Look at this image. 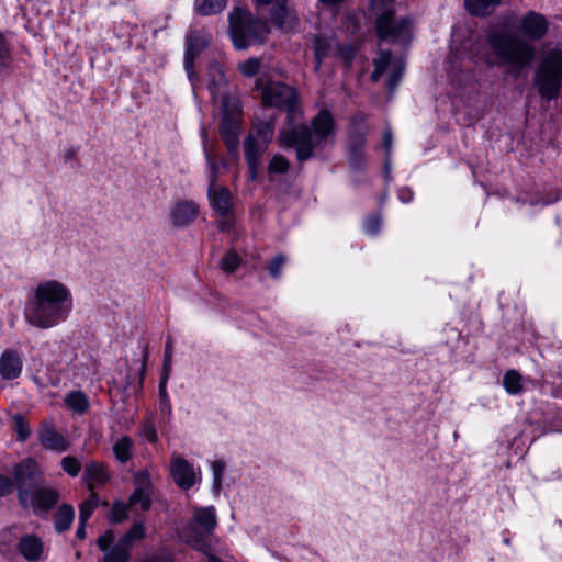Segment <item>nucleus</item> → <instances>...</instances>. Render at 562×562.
Segmentation results:
<instances>
[{
  "label": "nucleus",
  "instance_id": "nucleus-10",
  "mask_svg": "<svg viewBox=\"0 0 562 562\" xmlns=\"http://www.w3.org/2000/svg\"><path fill=\"white\" fill-rule=\"evenodd\" d=\"M220 134L229 151L236 150L239 137V105L237 100L224 101Z\"/></svg>",
  "mask_w": 562,
  "mask_h": 562
},
{
  "label": "nucleus",
  "instance_id": "nucleus-44",
  "mask_svg": "<svg viewBox=\"0 0 562 562\" xmlns=\"http://www.w3.org/2000/svg\"><path fill=\"white\" fill-rule=\"evenodd\" d=\"M260 67V59L259 58H249L243 63L239 64L238 69L240 72L246 77H252L255 76Z\"/></svg>",
  "mask_w": 562,
  "mask_h": 562
},
{
  "label": "nucleus",
  "instance_id": "nucleus-16",
  "mask_svg": "<svg viewBox=\"0 0 562 562\" xmlns=\"http://www.w3.org/2000/svg\"><path fill=\"white\" fill-rule=\"evenodd\" d=\"M199 212L200 207L194 201H178L170 209L171 224L178 228L187 227L198 218Z\"/></svg>",
  "mask_w": 562,
  "mask_h": 562
},
{
  "label": "nucleus",
  "instance_id": "nucleus-33",
  "mask_svg": "<svg viewBox=\"0 0 562 562\" xmlns=\"http://www.w3.org/2000/svg\"><path fill=\"white\" fill-rule=\"evenodd\" d=\"M128 504L131 507L138 505L142 510H148L151 506V492L135 488L128 498Z\"/></svg>",
  "mask_w": 562,
  "mask_h": 562
},
{
  "label": "nucleus",
  "instance_id": "nucleus-1",
  "mask_svg": "<svg viewBox=\"0 0 562 562\" xmlns=\"http://www.w3.org/2000/svg\"><path fill=\"white\" fill-rule=\"evenodd\" d=\"M518 30L524 38L501 27H492L486 34V42L498 65L517 72L532 64L536 48L529 41L544 38L549 31V21L543 14L530 10L519 19Z\"/></svg>",
  "mask_w": 562,
  "mask_h": 562
},
{
  "label": "nucleus",
  "instance_id": "nucleus-29",
  "mask_svg": "<svg viewBox=\"0 0 562 562\" xmlns=\"http://www.w3.org/2000/svg\"><path fill=\"white\" fill-rule=\"evenodd\" d=\"M227 0H195V9L202 15L221 12L226 7Z\"/></svg>",
  "mask_w": 562,
  "mask_h": 562
},
{
  "label": "nucleus",
  "instance_id": "nucleus-42",
  "mask_svg": "<svg viewBox=\"0 0 562 562\" xmlns=\"http://www.w3.org/2000/svg\"><path fill=\"white\" fill-rule=\"evenodd\" d=\"M61 468L70 476H77L81 470V462L71 456L61 459Z\"/></svg>",
  "mask_w": 562,
  "mask_h": 562
},
{
  "label": "nucleus",
  "instance_id": "nucleus-19",
  "mask_svg": "<svg viewBox=\"0 0 562 562\" xmlns=\"http://www.w3.org/2000/svg\"><path fill=\"white\" fill-rule=\"evenodd\" d=\"M269 145L256 140L252 136H247L244 140V155L249 168L250 180H256L261 156L266 153Z\"/></svg>",
  "mask_w": 562,
  "mask_h": 562
},
{
  "label": "nucleus",
  "instance_id": "nucleus-4",
  "mask_svg": "<svg viewBox=\"0 0 562 562\" xmlns=\"http://www.w3.org/2000/svg\"><path fill=\"white\" fill-rule=\"evenodd\" d=\"M14 483L21 506L32 508L35 514L48 512L59 499L57 491L42 484L41 475L32 462L15 467Z\"/></svg>",
  "mask_w": 562,
  "mask_h": 562
},
{
  "label": "nucleus",
  "instance_id": "nucleus-58",
  "mask_svg": "<svg viewBox=\"0 0 562 562\" xmlns=\"http://www.w3.org/2000/svg\"><path fill=\"white\" fill-rule=\"evenodd\" d=\"M390 173H391V158H390V156H385L384 176H385L386 180L390 179Z\"/></svg>",
  "mask_w": 562,
  "mask_h": 562
},
{
  "label": "nucleus",
  "instance_id": "nucleus-43",
  "mask_svg": "<svg viewBox=\"0 0 562 562\" xmlns=\"http://www.w3.org/2000/svg\"><path fill=\"white\" fill-rule=\"evenodd\" d=\"M135 488L151 492V480L147 470H140L134 474Z\"/></svg>",
  "mask_w": 562,
  "mask_h": 562
},
{
  "label": "nucleus",
  "instance_id": "nucleus-14",
  "mask_svg": "<svg viewBox=\"0 0 562 562\" xmlns=\"http://www.w3.org/2000/svg\"><path fill=\"white\" fill-rule=\"evenodd\" d=\"M114 532L108 530L98 539V547L104 553L103 562H128L131 555V547L121 539L113 544Z\"/></svg>",
  "mask_w": 562,
  "mask_h": 562
},
{
  "label": "nucleus",
  "instance_id": "nucleus-21",
  "mask_svg": "<svg viewBox=\"0 0 562 562\" xmlns=\"http://www.w3.org/2000/svg\"><path fill=\"white\" fill-rule=\"evenodd\" d=\"M41 445L48 450L64 452L68 449V440L52 425L44 424L38 436Z\"/></svg>",
  "mask_w": 562,
  "mask_h": 562
},
{
  "label": "nucleus",
  "instance_id": "nucleus-47",
  "mask_svg": "<svg viewBox=\"0 0 562 562\" xmlns=\"http://www.w3.org/2000/svg\"><path fill=\"white\" fill-rule=\"evenodd\" d=\"M335 52L338 54L346 66H349L355 57V50L351 46H344L336 43Z\"/></svg>",
  "mask_w": 562,
  "mask_h": 562
},
{
  "label": "nucleus",
  "instance_id": "nucleus-35",
  "mask_svg": "<svg viewBox=\"0 0 562 562\" xmlns=\"http://www.w3.org/2000/svg\"><path fill=\"white\" fill-rule=\"evenodd\" d=\"M290 168V162L289 160L280 155V154H276L273 155V157L271 158L269 165H268V172L269 173H276V175H283L285 172H288Z\"/></svg>",
  "mask_w": 562,
  "mask_h": 562
},
{
  "label": "nucleus",
  "instance_id": "nucleus-34",
  "mask_svg": "<svg viewBox=\"0 0 562 562\" xmlns=\"http://www.w3.org/2000/svg\"><path fill=\"white\" fill-rule=\"evenodd\" d=\"M520 381H521V376L515 370H510V371L506 372L503 378L504 387L510 394H517L520 392V390H521Z\"/></svg>",
  "mask_w": 562,
  "mask_h": 562
},
{
  "label": "nucleus",
  "instance_id": "nucleus-5",
  "mask_svg": "<svg viewBox=\"0 0 562 562\" xmlns=\"http://www.w3.org/2000/svg\"><path fill=\"white\" fill-rule=\"evenodd\" d=\"M229 29L233 44L237 49H246L251 44L263 43L270 31L266 21L239 8L229 14Z\"/></svg>",
  "mask_w": 562,
  "mask_h": 562
},
{
  "label": "nucleus",
  "instance_id": "nucleus-59",
  "mask_svg": "<svg viewBox=\"0 0 562 562\" xmlns=\"http://www.w3.org/2000/svg\"><path fill=\"white\" fill-rule=\"evenodd\" d=\"M85 525L86 524L79 521V526L77 528V537L80 539H83L86 537Z\"/></svg>",
  "mask_w": 562,
  "mask_h": 562
},
{
  "label": "nucleus",
  "instance_id": "nucleus-40",
  "mask_svg": "<svg viewBox=\"0 0 562 562\" xmlns=\"http://www.w3.org/2000/svg\"><path fill=\"white\" fill-rule=\"evenodd\" d=\"M239 262H240V258L237 255V252L234 250H231L223 256V258L221 260V268L225 272L232 273L238 268Z\"/></svg>",
  "mask_w": 562,
  "mask_h": 562
},
{
  "label": "nucleus",
  "instance_id": "nucleus-48",
  "mask_svg": "<svg viewBox=\"0 0 562 562\" xmlns=\"http://www.w3.org/2000/svg\"><path fill=\"white\" fill-rule=\"evenodd\" d=\"M10 48L4 35L0 32V69L8 66Z\"/></svg>",
  "mask_w": 562,
  "mask_h": 562
},
{
  "label": "nucleus",
  "instance_id": "nucleus-9",
  "mask_svg": "<svg viewBox=\"0 0 562 562\" xmlns=\"http://www.w3.org/2000/svg\"><path fill=\"white\" fill-rule=\"evenodd\" d=\"M374 70L371 74L372 81H378L384 74H389L386 82L389 92L392 94L402 80L405 64L401 58H393L389 50H382L373 61Z\"/></svg>",
  "mask_w": 562,
  "mask_h": 562
},
{
  "label": "nucleus",
  "instance_id": "nucleus-24",
  "mask_svg": "<svg viewBox=\"0 0 562 562\" xmlns=\"http://www.w3.org/2000/svg\"><path fill=\"white\" fill-rule=\"evenodd\" d=\"M207 43L209 36L206 34L199 31L190 32L187 36L184 58L195 59Z\"/></svg>",
  "mask_w": 562,
  "mask_h": 562
},
{
  "label": "nucleus",
  "instance_id": "nucleus-46",
  "mask_svg": "<svg viewBox=\"0 0 562 562\" xmlns=\"http://www.w3.org/2000/svg\"><path fill=\"white\" fill-rule=\"evenodd\" d=\"M184 69L192 89L195 91L200 85V78L198 72L194 70V59H190V57L184 58Z\"/></svg>",
  "mask_w": 562,
  "mask_h": 562
},
{
  "label": "nucleus",
  "instance_id": "nucleus-23",
  "mask_svg": "<svg viewBox=\"0 0 562 562\" xmlns=\"http://www.w3.org/2000/svg\"><path fill=\"white\" fill-rule=\"evenodd\" d=\"M271 21L277 27L281 30L291 29L296 23V19L290 16L289 14V11L285 5V0H276L274 7L271 12Z\"/></svg>",
  "mask_w": 562,
  "mask_h": 562
},
{
  "label": "nucleus",
  "instance_id": "nucleus-31",
  "mask_svg": "<svg viewBox=\"0 0 562 562\" xmlns=\"http://www.w3.org/2000/svg\"><path fill=\"white\" fill-rule=\"evenodd\" d=\"M115 458L120 462H126L132 458V440L130 437L124 436L119 439L113 446Z\"/></svg>",
  "mask_w": 562,
  "mask_h": 562
},
{
  "label": "nucleus",
  "instance_id": "nucleus-8",
  "mask_svg": "<svg viewBox=\"0 0 562 562\" xmlns=\"http://www.w3.org/2000/svg\"><path fill=\"white\" fill-rule=\"evenodd\" d=\"M375 29L381 40H406L411 34L412 20L408 16L395 20L393 9L387 8L376 16Z\"/></svg>",
  "mask_w": 562,
  "mask_h": 562
},
{
  "label": "nucleus",
  "instance_id": "nucleus-51",
  "mask_svg": "<svg viewBox=\"0 0 562 562\" xmlns=\"http://www.w3.org/2000/svg\"><path fill=\"white\" fill-rule=\"evenodd\" d=\"M13 491V481L0 474V496H5Z\"/></svg>",
  "mask_w": 562,
  "mask_h": 562
},
{
  "label": "nucleus",
  "instance_id": "nucleus-18",
  "mask_svg": "<svg viewBox=\"0 0 562 562\" xmlns=\"http://www.w3.org/2000/svg\"><path fill=\"white\" fill-rule=\"evenodd\" d=\"M176 484L182 490H189L195 484V473L192 464L181 456H173L170 465Z\"/></svg>",
  "mask_w": 562,
  "mask_h": 562
},
{
  "label": "nucleus",
  "instance_id": "nucleus-3",
  "mask_svg": "<svg viewBox=\"0 0 562 562\" xmlns=\"http://www.w3.org/2000/svg\"><path fill=\"white\" fill-rule=\"evenodd\" d=\"M334 132L333 115L327 110H322L312 120V127L297 125L290 130H283L279 134L278 142L282 148H294L297 161L304 162L330 142Z\"/></svg>",
  "mask_w": 562,
  "mask_h": 562
},
{
  "label": "nucleus",
  "instance_id": "nucleus-2",
  "mask_svg": "<svg viewBox=\"0 0 562 562\" xmlns=\"http://www.w3.org/2000/svg\"><path fill=\"white\" fill-rule=\"evenodd\" d=\"M72 310V294L57 280L40 282L30 293L24 310L25 321L38 329H48L66 321Z\"/></svg>",
  "mask_w": 562,
  "mask_h": 562
},
{
  "label": "nucleus",
  "instance_id": "nucleus-30",
  "mask_svg": "<svg viewBox=\"0 0 562 562\" xmlns=\"http://www.w3.org/2000/svg\"><path fill=\"white\" fill-rule=\"evenodd\" d=\"M66 404L76 413L82 414L89 406L88 397L82 392H70L66 395Z\"/></svg>",
  "mask_w": 562,
  "mask_h": 562
},
{
  "label": "nucleus",
  "instance_id": "nucleus-41",
  "mask_svg": "<svg viewBox=\"0 0 562 562\" xmlns=\"http://www.w3.org/2000/svg\"><path fill=\"white\" fill-rule=\"evenodd\" d=\"M13 425L18 435V439L20 441H25L31 434L29 424L26 423L25 418L20 414L14 415Z\"/></svg>",
  "mask_w": 562,
  "mask_h": 562
},
{
  "label": "nucleus",
  "instance_id": "nucleus-53",
  "mask_svg": "<svg viewBox=\"0 0 562 562\" xmlns=\"http://www.w3.org/2000/svg\"><path fill=\"white\" fill-rule=\"evenodd\" d=\"M143 436L150 442H155L157 440V431L151 425H145L143 429Z\"/></svg>",
  "mask_w": 562,
  "mask_h": 562
},
{
  "label": "nucleus",
  "instance_id": "nucleus-22",
  "mask_svg": "<svg viewBox=\"0 0 562 562\" xmlns=\"http://www.w3.org/2000/svg\"><path fill=\"white\" fill-rule=\"evenodd\" d=\"M335 38L325 35H314L312 38V46L315 56V71H318L322 60L335 52Z\"/></svg>",
  "mask_w": 562,
  "mask_h": 562
},
{
  "label": "nucleus",
  "instance_id": "nucleus-52",
  "mask_svg": "<svg viewBox=\"0 0 562 562\" xmlns=\"http://www.w3.org/2000/svg\"><path fill=\"white\" fill-rule=\"evenodd\" d=\"M393 144V137L391 130H386L383 133V147L385 149V156H391V149Z\"/></svg>",
  "mask_w": 562,
  "mask_h": 562
},
{
  "label": "nucleus",
  "instance_id": "nucleus-26",
  "mask_svg": "<svg viewBox=\"0 0 562 562\" xmlns=\"http://www.w3.org/2000/svg\"><path fill=\"white\" fill-rule=\"evenodd\" d=\"M74 518V507L68 504L61 505L55 515V530L59 533L68 530L72 525Z\"/></svg>",
  "mask_w": 562,
  "mask_h": 562
},
{
  "label": "nucleus",
  "instance_id": "nucleus-39",
  "mask_svg": "<svg viewBox=\"0 0 562 562\" xmlns=\"http://www.w3.org/2000/svg\"><path fill=\"white\" fill-rule=\"evenodd\" d=\"M98 505V497L95 494H91L89 499L81 503L79 506V520L82 524H86L89 517L91 516L93 509Z\"/></svg>",
  "mask_w": 562,
  "mask_h": 562
},
{
  "label": "nucleus",
  "instance_id": "nucleus-36",
  "mask_svg": "<svg viewBox=\"0 0 562 562\" xmlns=\"http://www.w3.org/2000/svg\"><path fill=\"white\" fill-rule=\"evenodd\" d=\"M131 505L123 502H115L110 510L109 519L113 524H119L127 518L128 508Z\"/></svg>",
  "mask_w": 562,
  "mask_h": 562
},
{
  "label": "nucleus",
  "instance_id": "nucleus-27",
  "mask_svg": "<svg viewBox=\"0 0 562 562\" xmlns=\"http://www.w3.org/2000/svg\"><path fill=\"white\" fill-rule=\"evenodd\" d=\"M83 477L92 490L95 485L103 484L108 480V474L102 464L90 463L86 465Z\"/></svg>",
  "mask_w": 562,
  "mask_h": 562
},
{
  "label": "nucleus",
  "instance_id": "nucleus-55",
  "mask_svg": "<svg viewBox=\"0 0 562 562\" xmlns=\"http://www.w3.org/2000/svg\"><path fill=\"white\" fill-rule=\"evenodd\" d=\"M398 198L402 202L408 203L413 200V192L407 188H402L398 190Z\"/></svg>",
  "mask_w": 562,
  "mask_h": 562
},
{
  "label": "nucleus",
  "instance_id": "nucleus-57",
  "mask_svg": "<svg viewBox=\"0 0 562 562\" xmlns=\"http://www.w3.org/2000/svg\"><path fill=\"white\" fill-rule=\"evenodd\" d=\"M77 153H78V149H77V148H75V147H69V148H68V149H66V151H65V155H64L65 160L74 159V158L76 157Z\"/></svg>",
  "mask_w": 562,
  "mask_h": 562
},
{
  "label": "nucleus",
  "instance_id": "nucleus-54",
  "mask_svg": "<svg viewBox=\"0 0 562 562\" xmlns=\"http://www.w3.org/2000/svg\"><path fill=\"white\" fill-rule=\"evenodd\" d=\"M171 363H172V359L164 358L162 373L160 376V381H165V382L168 381L169 374L171 371Z\"/></svg>",
  "mask_w": 562,
  "mask_h": 562
},
{
  "label": "nucleus",
  "instance_id": "nucleus-20",
  "mask_svg": "<svg viewBox=\"0 0 562 562\" xmlns=\"http://www.w3.org/2000/svg\"><path fill=\"white\" fill-rule=\"evenodd\" d=\"M23 360L15 349H5L0 356V375L4 380H14L21 375Z\"/></svg>",
  "mask_w": 562,
  "mask_h": 562
},
{
  "label": "nucleus",
  "instance_id": "nucleus-17",
  "mask_svg": "<svg viewBox=\"0 0 562 562\" xmlns=\"http://www.w3.org/2000/svg\"><path fill=\"white\" fill-rule=\"evenodd\" d=\"M16 549L27 562H40L45 559V544L43 540L34 533L22 536L18 541Z\"/></svg>",
  "mask_w": 562,
  "mask_h": 562
},
{
  "label": "nucleus",
  "instance_id": "nucleus-56",
  "mask_svg": "<svg viewBox=\"0 0 562 562\" xmlns=\"http://www.w3.org/2000/svg\"><path fill=\"white\" fill-rule=\"evenodd\" d=\"M172 352H173L172 339L170 337H168L166 346H165L164 358L172 359Z\"/></svg>",
  "mask_w": 562,
  "mask_h": 562
},
{
  "label": "nucleus",
  "instance_id": "nucleus-25",
  "mask_svg": "<svg viewBox=\"0 0 562 562\" xmlns=\"http://www.w3.org/2000/svg\"><path fill=\"white\" fill-rule=\"evenodd\" d=\"M501 4V0H464L467 11L471 15L487 16Z\"/></svg>",
  "mask_w": 562,
  "mask_h": 562
},
{
  "label": "nucleus",
  "instance_id": "nucleus-60",
  "mask_svg": "<svg viewBox=\"0 0 562 562\" xmlns=\"http://www.w3.org/2000/svg\"><path fill=\"white\" fill-rule=\"evenodd\" d=\"M205 553H206V562H223L217 557H215L213 554H209L207 552H205Z\"/></svg>",
  "mask_w": 562,
  "mask_h": 562
},
{
  "label": "nucleus",
  "instance_id": "nucleus-12",
  "mask_svg": "<svg viewBox=\"0 0 562 562\" xmlns=\"http://www.w3.org/2000/svg\"><path fill=\"white\" fill-rule=\"evenodd\" d=\"M367 126L362 115H356L351 120L348 134L349 161L352 168L359 169L363 166Z\"/></svg>",
  "mask_w": 562,
  "mask_h": 562
},
{
  "label": "nucleus",
  "instance_id": "nucleus-37",
  "mask_svg": "<svg viewBox=\"0 0 562 562\" xmlns=\"http://www.w3.org/2000/svg\"><path fill=\"white\" fill-rule=\"evenodd\" d=\"M145 537V528L142 522L134 524L131 529L120 539L128 547H133L134 541L142 540Z\"/></svg>",
  "mask_w": 562,
  "mask_h": 562
},
{
  "label": "nucleus",
  "instance_id": "nucleus-45",
  "mask_svg": "<svg viewBox=\"0 0 562 562\" xmlns=\"http://www.w3.org/2000/svg\"><path fill=\"white\" fill-rule=\"evenodd\" d=\"M166 385H167V382L159 381L160 406H161V412L165 413L166 415L170 416L172 408H171V403H170V398L167 393Z\"/></svg>",
  "mask_w": 562,
  "mask_h": 562
},
{
  "label": "nucleus",
  "instance_id": "nucleus-61",
  "mask_svg": "<svg viewBox=\"0 0 562 562\" xmlns=\"http://www.w3.org/2000/svg\"><path fill=\"white\" fill-rule=\"evenodd\" d=\"M257 4L267 5L270 4L273 0H255Z\"/></svg>",
  "mask_w": 562,
  "mask_h": 562
},
{
  "label": "nucleus",
  "instance_id": "nucleus-38",
  "mask_svg": "<svg viewBox=\"0 0 562 562\" xmlns=\"http://www.w3.org/2000/svg\"><path fill=\"white\" fill-rule=\"evenodd\" d=\"M225 463L222 460H216L212 463L213 472V491L217 495L222 490V479L225 472Z\"/></svg>",
  "mask_w": 562,
  "mask_h": 562
},
{
  "label": "nucleus",
  "instance_id": "nucleus-6",
  "mask_svg": "<svg viewBox=\"0 0 562 562\" xmlns=\"http://www.w3.org/2000/svg\"><path fill=\"white\" fill-rule=\"evenodd\" d=\"M217 527L214 506L193 507L191 520L182 528L180 537L196 550L209 552L214 540L213 532Z\"/></svg>",
  "mask_w": 562,
  "mask_h": 562
},
{
  "label": "nucleus",
  "instance_id": "nucleus-7",
  "mask_svg": "<svg viewBox=\"0 0 562 562\" xmlns=\"http://www.w3.org/2000/svg\"><path fill=\"white\" fill-rule=\"evenodd\" d=\"M533 85L543 101L555 100L562 87V52L549 50L533 76Z\"/></svg>",
  "mask_w": 562,
  "mask_h": 562
},
{
  "label": "nucleus",
  "instance_id": "nucleus-28",
  "mask_svg": "<svg viewBox=\"0 0 562 562\" xmlns=\"http://www.w3.org/2000/svg\"><path fill=\"white\" fill-rule=\"evenodd\" d=\"M274 134V124L272 121L258 122L252 126L248 136L256 140L270 145Z\"/></svg>",
  "mask_w": 562,
  "mask_h": 562
},
{
  "label": "nucleus",
  "instance_id": "nucleus-15",
  "mask_svg": "<svg viewBox=\"0 0 562 562\" xmlns=\"http://www.w3.org/2000/svg\"><path fill=\"white\" fill-rule=\"evenodd\" d=\"M207 89L213 101L218 102L221 108L226 100H237L228 93L227 80L221 65L216 61L210 63L207 68Z\"/></svg>",
  "mask_w": 562,
  "mask_h": 562
},
{
  "label": "nucleus",
  "instance_id": "nucleus-11",
  "mask_svg": "<svg viewBox=\"0 0 562 562\" xmlns=\"http://www.w3.org/2000/svg\"><path fill=\"white\" fill-rule=\"evenodd\" d=\"M262 101L266 105L282 109L290 116L295 115L296 92L288 85L271 82L262 91Z\"/></svg>",
  "mask_w": 562,
  "mask_h": 562
},
{
  "label": "nucleus",
  "instance_id": "nucleus-49",
  "mask_svg": "<svg viewBox=\"0 0 562 562\" xmlns=\"http://www.w3.org/2000/svg\"><path fill=\"white\" fill-rule=\"evenodd\" d=\"M286 258L283 255H278L269 265V273L273 278H279L281 269L284 266Z\"/></svg>",
  "mask_w": 562,
  "mask_h": 562
},
{
  "label": "nucleus",
  "instance_id": "nucleus-32",
  "mask_svg": "<svg viewBox=\"0 0 562 562\" xmlns=\"http://www.w3.org/2000/svg\"><path fill=\"white\" fill-rule=\"evenodd\" d=\"M204 155L209 168V187H214L216 186V180L218 178L220 172L218 161L214 153L211 149H209L206 145H204Z\"/></svg>",
  "mask_w": 562,
  "mask_h": 562
},
{
  "label": "nucleus",
  "instance_id": "nucleus-62",
  "mask_svg": "<svg viewBox=\"0 0 562 562\" xmlns=\"http://www.w3.org/2000/svg\"><path fill=\"white\" fill-rule=\"evenodd\" d=\"M486 64H487L488 66H491V67L495 65L494 60H488V59L486 60Z\"/></svg>",
  "mask_w": 562,
  "mask_h": 562
},
{
  "label": "nucleus",
  "instance_id": "nucleus-50",
  "mask_svg": "<svg viewBox=\"0 0 562 562\" xmlns=\"http://www.w3.org/2000/svg\"><path fill=\"white\" fill-rule=\"evenodd\" d=\"M381 218L379 216H368L364 222V232L369 235H374L380 231Z\"/></svg>",
  "mask_w": 562,
  "mask_h": 562
},
{
  "label": "nucleus",
  "instance_id": "nucleus-13",
  "mask_svg": "<svg viewBox=\"0 0 562 562\" xmlns=\"http://www.w3.org/2000/svg\"><path fill=\"white\" fill-rule=\"evenodd\" d=\"M207 195L211 201L213 210L223 218L218 221V226L225 231L232 226L231 209H232V194L225 187L214 186L209 187Z\"/></svg>",
  "mask_w": 562,
  "mask_h": 562
}]
</instances>
